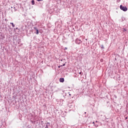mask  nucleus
Returning <instances> with one entry per match:
<instances>
[{
	"label": "nucleus",
	"instance_id": "nucleus-2",
	"mask_svg": "<svg viewBox=\"0 0 128 128\" xmlns=\"http://www.w3.org/2000/svg\"><path fill=\"white\" fill-rule=\"evenodd\" d=\"M60 82H64V78H60Z\"/></svg>",
	"mask_w": 128,
	"mask_h": 128
},
{
	"label": "nucleus",
	"instance_id": "nucleus-1",
	"mask_svg": "<svg viewBox=\"0 0 128 128\" xmlns=\"http://www.w3.org/2000/svg\"><path fill=\"white\" fill-rule=\"evenodd\" d=\"M120 9L123 10V12H126V10H128L126 6H124L122 5L120 6Z\"/></svg>",
	"mask_w": 128,
	"mask_h": 128
},
{
	"label": "nucleus",
	"instance_id": "nucleus-5",
	"mask_svg": "<svg viewBox=\"0 0 128 128\" xmlns=\"http://www.w3.org/2000/svg\"><path fill=\"white\" fill-rule=\"evenodd\" d=\"M32 4H35V2H34V0H32Z\"/></svg>",
	"mask_w": 128,
	"mask_h": 128
},
{
	"label": "nucleus",
	"instance_id": "nucleus-3",
	"mask_svg": "<svg viewBox=\"0 0 128 128\" xmlns=\"http://www.w3.org/2000/svg\"><path fill=\"white\" fill-rule=\"evenodd\" d=\"M34 28V30H36V34H38V30L37 28Z\"/></svg>",
	"mask_w": 128,
	"mask_h": 128
},
{
	"label": "nucleus",
	"instance_id": "nucleus-8",
	"mask_svg": "<svg viewBox=\"0 0 128 128\" xmlns=\"http://www.w3.org/2000/svg\"><path fill=\"white\" fill-rule=\"evenodd\" d=\"M38 2H40V1H42V0H36Z\"/></svg>",
	"mask_w": 128,
	"mask_h": 128
},
{
	"label": "nucleus",
	"instance_id": "nucleus-11",
	"mask_svg": "<svg viewBox=\"0 0 128 128\" xmlns=\"http://www.w3.org/2000/svg\"><path fill=\"white\" fill-rule=\"evenodd\" d=\"M60 66H58V68H60Z\"/></svg>",
	"mask_w": 128,
	"mask_h": 128
},
{
	"label": "nucleus",
	"instance_id": "nucleus-6",
	"mask_svg": "<svg viewBox=\"0 0 128 128\" xmlns=\"http://www.w3.org/2000/svg\"><path fill=\"white\" fill-rule=\"evenodd\" d=\"M123 32H126V28H124Z\"/></svg>",
	"mask_w": 128,
	"mask_h": 128
},
{
	"label": "nucleus",
	"instance_id": "nucleus-4",
	"mask_svg": "<svg viewBox=\"0 0 128 128\" xmlns=\"http://www.w3.org/2000/svg\"><path fill=\"white\" fill-rule=\"evenodd\" d=\"M10 24H12V28H14L15 26L12 22H10Z\"/></svg>",
	"mask_w": 128,
	"mask_h": 128
},
{
	"label": "nucleus",
	"instance_id": "nucleus-9",
	"mask_svg": "<svg viewBox=\"0 0 128 128\" xmlns=\"http://www.w3.org/2000/svg\"><path fill=\"white\" fill-rule=\"evenodd\" d=\"M64 50H68V48H64Z\"/></svg>",
	"mask_w": 128,
	"mask_h": 128
},
{
	"label": "nucleus",
	"instance_id": "nucleus-13",
	"mask_svg": "<svg viewBox=\"0 0 128 128\" xmlns=\"http://www.w3.org/2000/svg\"><path fill=\"white\" fill-rule=\"evenodd\" d=\"M102 60H100V62H102Z\"/></svg>",
	"mask_w": 128,
	"mask_h": 128
},
{
	"label": "nucleus",
	"instance_id": "nucleus-12",
	"mask_svg": "<svg viewBox=\"0 0 128 128\" xmlns=\"http://www.w3.org/2000/svg\"><path fill=\"white\" fill-rule=\"evenodd\" d=\"M63 66H66V64H64Z\"/></svg>",
	"mask_w": 128,
	"mask_h": 128
},
{
	"label": "nucleus",
	"instance_id": "nucleus-10",
	"mask_svg": "<svg viewBox=\"0 0 128 128\" xmlns=\"http://www.w3.org/2000/svg\"><path fill=\"white\" fill-rule=\"evenodd\" d=\"M47 124H50V122H47Z\"/></svg>",
	"mask_w": 128,
	"mask_h": 128
},
{
	"label": "nucleus",
	"instance_id": "nucleus-7",
	"mask_svg": "<svg viewBox=\"0 0 128 128\" xmlns=\"http://www.w3.org/2000/svg\"><path fill=\"white\" fill-rule=\"evenodd\" d=\"M45 128H48V125H46Z\"/></svg>",
	"mask_w": 128,
	"mask_h": 128
},
{
	"label": "nucleus",
	"instance_id": "nucleus-14",
	"mask_svg": "<svg viewBox=\"0 0 128 128\" xmlns=\"http://www.w3.org/2000/svg\"><path fill=\"white\" fill-rule=\"evenodd\" d=\"M81 72H80V74Z\"/></svg>",
	"mask_w": 128,
	"mask_h": 128
}]
</instances>
